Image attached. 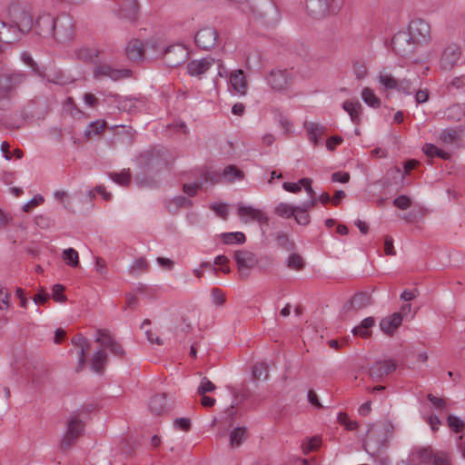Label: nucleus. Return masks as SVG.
<instances>
[{
	"mask_svg": "<svg viewBox=\"0 0 465 465\" xmlns=\"http://www.w3.org/2000/svg\"><path fill=\"white\" fill-rule=\"evenodd\" d=\"M10 22L6 24L2 22V29H6V32L0 30V41L4 43H13L17 39V32L28 33L33 25V18L31 14L18 5H13L9 9Z\"/></svg>",
	"mask_w": 465,
	"mask_h": 465,
	"instance_id": "obj_1",
	"label": "nucleus"
},
{
	"mask_svg": "<svg viewBox=\"0 0 465 465\" xmlns=\"http://www.w3.org/2000/svg\"><path fill=\"white\" fill-rule=\"evenodd\" d=\"M393 430L394 426L390 421L371 425L364 439V450L370 455H377L388 446V442L393 435Z\"/></svg>",
	"mask_w": 465,
	"mask_h": 465,
	"instance_id": "obj_2",
	"label": "nucleus"
},
{
	"mask_svg": "<svg viewBox=\"0 0 465 465\" xmlns=\"http://www.w3.org/2000/svg\"><path fill=\"white\" fill-rule=\"evenodd\" d=\"M23 73H4L0 74V108H5V104L11 99L14 91L25 81Z\"/></svg>",
	"mask_w": 465,
	"mask_h": 465,
	"instance_id": "obj_3",
	"label": "nucleus"
},
{
	"mask_svg": "<svg viewBox=\"0 0 465 465\" xmlns=\"http://www.w3.org/2000/svg\"><path fill=\"white\" fill-rule=\"evenodd\" d=\"M411 460L412 462L432 463V465H446L450 462L449 453L434 452L430 447H414L411 452Z\"/></svg>",
	"mask_w": 465,
	"mask_h": 465,
	"instance_id": "obj_4",
	"label": "nucleus"
},
{
	"mask_svg": "<svg viewBox=\"0 0 465 465\" xmlns=\"http://www.w3.org/2000/svg\"><path fill=\"white\" fill-rule=\"evenodd\" d=\"M308 14L317 19L336 15L341 7L338 0H307Z\"/></svg>",
	"mask_w": 465,
	"mask_h": 465,
	"instance_id": "obj_5",
	"label": "nucleus"
},
{
	"mask_svg": "<svg viewBox=\"0 0 465 465\" xmlns=\"http://www.w3.org/2000/svg\"><path fill=\"white\" fill-rule=\"evenodd\" d=\"M74 32L73 19L67 14H61L54 17V33L52 37L58 42H66L72 39Z\"/></svg>",
	"mask_w": 465,
	"mask_h": 465,
	"instance_id": "obj_6",
	"label": "nucleus"
},
{
	"mask_svg": "<svg viewBox=\"0 0 465 465\" xmlns=\"http://www.w3.org/2000/svg\"><path fill=\"white\" fill-rule=\"evenodd\" d=\"M234 260L242 279H247L250 276L251 270L258 265L256 255L245 250L236 251Z\"/></svg>",
	"mask_w": 465,
	"mask_h": 465,
	"instance_id": "obj_7",
	"label": "nucleus"
},
{
	"mask_svg": "<svg viewBox=\"0 0 465 465\" xmlns=\"http://www.w3.org/2000/svg\"><path fill=\"white\" fill-rule=\"evenodd\" d=\"M237 214L245 223L257 222L260 224H266L269 221L268 216L263 211L242 203L237 204Z\"/></svg>",
	"mask_w": 465,
	"mask_h": 465,
	"instance_id": "obj_8",
	"label": "nucleus"
},
{
	"mask_svg": "<svg viewBox=\"0 0 465 465\" xmlns=\"http://www.w3.org/2000/svg\"><path fill=\"white\" fill-rule=\"evenodd\" d=\"M129 69H115L110 64H100L95 65L94 69V76L95 79L110 78L114 81L128 78L131 76Z\"/></svg>",
	"mask_w": 465,
	"mask_h": 465,
	"instance_id": "obj_9",
	"label": "nucleus"
},
{
	"mask_svg": "<svg viewBox=\"0 0 465 465\" xmlns=\"http://www.w3.org/2000/svg\"><path fill=\"white\" fill-rule=\"evenodd\" d=\"M408 33L416 44L428 42L430 36V26L423 19H413L408 28Z\"/></svg>",
	"mask_w": 465,
	"mask_h": 465,
	"instance_id": "obj_10",
	"label": "nucleus"
},
{
	"mask_svg": "<svg viewBox=\"0 0 465 465\" xmlns=\"http://www.w3.org/2000/svg\"><path fill=\"white\" fill-rule=\"evenodd\" d=\"M95 341L103 348L109 350L114 355L123 357L125 353L122 345L113 337L108 330L99 329Z\"/></svg>",
	"mask_w": 465,
	"mask_h": 465,
	"instance_id": "obj_11",
	"label": "nucleus"
},
{
	"mask_svg": "<svg viewBox=\"0 0 465 465\" xmlns=\"http://www.w3.org/2000/svg\"><path fill=\"white\" fill-rule=\"evenodd\" d=\"M95 341L103 348L109 350L114 355L123 357L125 353L122 345L113 337L108 330L99 329Z\"/></svg>",
	"mask_w": 465,
	"mask_h": 465,
	"instance_id": "obj_12",
	"label": "nucleus"
},
{
	"mask_svg": "<svg viewBox=\"0 0 465 465\" xmlns=\"http://www.w3.org/2000/svg\"><path fill=\"white\" fill-rule=\"evenodd\" d=\"M415 44L410 34L403 31L397 33L391 40L393 50L401 56L411 54Z\"/></svg>",
	"mask_w": 465,
	"mask_h": 465,
	"instance_id": "obj_13",
	"label": "nucleus"
},
{
	"mask_svg": "<svg viewBox=\"0 0 465 465\" xmlns=\"http://www.w3.org/2000/svg\"><path fill=\"white\" fill-rule=\"evenodd\" d=\"M461 51L460 46L455 44L448 45L440 57V67L444 72L451 71L460 61Z\"/></svg>",
	"mask_w": 465,
	"mask_h": 465,
	"instance_id": "obj_14",
	"label": "nucleus"
},
{
	"mask_svg": "<svg viewBox=\"0 0 465 465\" xmlns=\"http://www.w3.org/2000/svg\"><path fill=\"white\" fill-rule=\"evenodd\" d=\"M229 89L232 93L245 95L248 83L244 72L242 69L233 70L229 74Z\"/></svg>",
	"mask_w": 465,
	"mask_h": 465,
	"instance_id": "obj_15",
	"label": "nucleus"
},
{
	"mask_svg": "<svg viewBox=\"0 0 465 465\" xmlns=\"http://www.w3.org/2000/svg\"><path fill=\"white\" fill-rule=\"evenodd\" d=\"M397 368L392 360H384L374 362L369 369V375L373 381H380Z\"/></svg>",
	"mask_w": 465,
	"mask_h": 465,
	"instance_id": "obj_16",
	"label": "nucleus"
},
{
	"mask_svg": "<svg viewBox=\"0 0 465 465\" xmlns=\"http://www.w3.org/2000/svg\"><path fill=\"white\" fill-rule=\"evenodd\" d=\"M215 62L214 58L211 56L192 60L187 64V73L191 76L200 78L215 64Z\"/></svg>",
	"mask_w": 465,
	"mask_h": 465,
	"instance_id": "obj_17",
	"label": "nucleus"
},
{
	"mask_svg": "<svg viewBox=\"0 0 465 465\" xmlns=\"http://www.w3.org/2000/svg\"><path fill=\"white\" fill-rule=\"evenodd\" d=\"M194 40L197 46L209 50L216 45L217 32L212 27L202 28L196 33Z\"/></svg>",
	"mask_w": 465,
	"mask_h": 465,
	"instance_id": "obj_18",
	"label": "nucleus"
},
{
	"mask_svg": "<svg viewBox=\"0 0 465 465\" xmlns=\"http://www.w3.org/2000/svg\"><path fill=\"white\" fill-rule=\"evenodd\" d=\"M186 50L182 45L169 46L163 53L164 63L169 67H175L184 62Z\"/></svg>",
	"mask_w": 465,
	"mask_h": 465,
	"instance_id": "obj_19",
	"label": "nucleus"
},
{
	"mask_svg": "<svg viewBox=\"0 0 465 465\" xmlns=\"http://www.w3.org/2000/svg\"><path fill=\"white\" fill-rule=\"evenodd\" d=\"M114 12L122 19L134 21L138 16L139 6L135 0H124Z\"/></svg>",
	"mask_w": 465,
	"mask_h": 465,
	"instance_id": "obj_20",
	"label": "nucleus"
},
{
	"mask_svg": "<svg viewBox=\"0 0 465 465\" xmlns=\"http://www.w3.org/2000/svg\"><path fill=\"white\" fill-rule=\"evenodd\" d=\"M243 177V172L235 165L231 164L223 168L221 173V177L213 178L212 176L206 175L205 179L212 183H220L223 181L231 183L237 180H242Z\"/></svg>",
	"mask_w": 465,
	"mask_h": 465,
	"instance_id": "obj_21",
	"label": "nucleus"
},
{
	"mask_svg": "<svg viewBox=\"0 0 465 465\" xmlns=\"http://www.w3.org/2000/svg\"><path fill=\"white\" fill-rule=\"evenodd\" d=\"M54 17L50 14H43L38 16L35 23V29L36 34L42 36H52L54 33Z\"/></svg>",
	"mask_w": 465,
	"mask_h": 465,
	"instance_id": "obj_22",
	"label": "nucleus"
},
{
	"mask_svg": "<svg viewBox=\"0 0 465 465\" xmlns=\"http://www.w3.org/2000/svg\"><path fill=\"white\" fill-rule=\"evenodd\" d=\"M268 83L275 90H283L289 86L291 78L287 71L277 70L271 73Z\"/></svg>",
	"mask_w": 465,
	"mask_h": 465,
	"instance_id": "obj_23",
	"label": "nucleus"
},
{
	"mask_svg": "<svg viewBox=\"0 0 465 465\" xmlns=\"http://www.w3.org/2000/svg\"><path fill=\"white\" fill-rule=\"evenodd\" d=\"M144 51L143 43L138 39L131 40L125 47V54L128 59L133 62L142 61L144 55Z\"/></svg>",
	"mask_w": 465,
	"mask_h": 465,
	"instance_id": "obj_24",
	"label": "nucleus"
},
{
	"mask_svg": "<svg viewBox=\"0 0 465 465\" xmlns=\"http://www.w3.org/2000/svg\"><path fill=\"white\" fill-rule=\"evenodd\" d=\"M72 343L77 348L78 366L77 371H82L85 365V354L88 351L90 345L86 338L82 335H77L72 340Z\"/></svg>",
	"mask_w": 465,
	"mask_h": 465,
	"instance_id": "obj_25",
	"label": "nucleus"
},
{
	"mask_svg": "<svg viewBox=\"0 0 465 465\" xmlns=\"http://www.w3.org/2000/svg\"><path fill=\"white\" fill-rule=\"evenodd\" d=\"M402 322L401 313H392L380 322L381 330L387 335H391Z\"/></svg>",
	"mask_w": 465,
	"mask_h": 465,
	"instance_id": "obj_26",
	"label": "nucleus"
},
{
	"mask_svg": "<svg viewBox=\"0 0 465 465\" xmlns=\"http://www.w3.org/2000/svg\"><path fill=\"white\" fill-rule=\"evenodd\" d=\"M315 207V201H307L301 205H297L295 208L294 215L296 223L301 225H307L310 223V215L308 212Z\"/></svg>",
	"mask_w": 465,
	"mask_h": 465,
	"instance_id": "obj_27",
	"label": "nucleus"
},
{
	"mask_svg": "<svg viewBox=\"0 0 465 465\" xmlns=\"http://www.w3.org/2000/svg\"><path fill=\"white\" fill-rule=\"evenodd\" d=\"M371 304V297L367 293H356L351 300L345 304L344 310L346 311H359L362 310Z\"/></svg>",
	"mask_w": 465,
	"mask_h": 465,
	"instance_id": "obj_28",
	"label": "nucleus"
},
{
	"mask_svg": "<svg viewBox=\"0 0 465 465\" xmlns=\"http://www.w3.org/2000/svg\"><path fill=\"white\" fill-rule=\"evenodd\" d=\"M342 108L348 113L352 123L359 124L362 113V106L358 100H346L342 104Z\"/></svg>",
	"mask_w": 465,
	"mask_h": 465,
	"instance_id": "obj_29",
	"label": "nucleus"
},
{
	"mask_svg": "<svg viewBox=\"0 0 465 465\" xmlns=\"http://www.w3.org/2000/svg\"><path fill=\"white\" fill-rule=\"evenodd\" d=\"M377 81L381 85V92L396 90V87H398V79H396L391 73L385 71L379 73L377 75Z\"/></svg>",
	"mask_w": 465,
	"mask_h": 465,
	"instance_id": "obj_30",
	"label": "nucleus"
},
{
	"mask_svg": "<svg viewBox=\"0 0 465 465\" xmlns=\"http://www.w3.org/2000/svg\"><path fill=\"white\" fill-rule=\"evenodd\" d=\"M108 357L103 349L97 350L90 360V365L93 371L100 373L107 364Z\"/></svg>",
	"mask_w": 465,
	"mask_h": 465,
	"instance_id": "obj_31",
	"label": "nucleus"
},
{
	"mask_svg": "<svg viewBox=\"0 0 465 465\" xmlns=\"http://www.w3.org/2000/svg\"><path fill=\"white\" fill-rule=\"evenodd\" d=\"M304 127L308 133L309 140L315 145L325 133V127L313 122H306Z\"/></svg>",
	"mask_w": 465,
	"mask_h": 465,
	"instance_id": "obj_32",
	"label": "nucleus"
},
{
	"mask_svg": "<svg viewBox=\"0 0 465 465\" xmlns=\"http://www.w3.org/2000/svg\"><path fill=\"white\" fill-rule=\"evenodd\" d=\"M149 408L153 413L157 415L166 412L168 405L165 395L157 394L153 396L150 401Z\"/></svg>",
	"mask_w": 465,
	"mask_h": 465,
	"instance_id": "obj_33",
	"label": "nucleus"
},
{
	"mask_svg": "<svg viewBox=\"0 0 465 465\" xmlns=\"http://www.w3.org/2000/svg\"><path fill=\"white\" fill-rule=\"evenodd\" d=\"M375 323L373 317H367L363 319L359 326L352 329V332L355 335H359L361 338H368L371 334L369 329L371 328Z\"/></svg>",
	"mask_w": 465,
	"mask_h": 465,
	"instance_id": "obj_34",
	"label": "nucleus"
},
{
	"mask_svg": "<svg viewBox=\"0 0 465 465\" xmlns=\"http://www.w3.org/2000/svg\"><path fill=\"white\" fill-rule=\"evenodd\" d=\"M361 99L363 102L372 107V108H378L381 106V100L380 98L375 94L374 91L371 89L370 87H364L361 90Z\"/></svg>",
	"mask_w": 465,
	"mask_h": 465,
	"instance_id": "obj_35",
	"label": "nucleus"
},
{
	"mask_svg": "<svg viewBox=\"0 0 465 465\" xmlns=\"http://www.w3.org/2000/svg\"><path fill=\"white\" fill-rule=\"evenodd\" d=\"M246 428H234L230 433V445L232 448L239 447L246 439Z\"/></svg>",
	"mask_w": 465,
	"mask_h": 465,
	"instance_id": "obj_36",
	"label": "nucleus"
},
{
	"mask_svg": "<svg viewBox=\"0 0 465 465\" xmlns=\"http://www.w3.org/2000/svg\"><path fill=\"white\" fill-rule=\"evenodd\" d=\"M296 206L287 203H280L275 206L274 213L282 218L289 219L294 215Z\"/></svg>",
	"mask_w": 465,
	"mask_h": 465,
	"instance_id": "obj_37",
	"label": "nucleus"
},
{
	"mask_svg": "<svg viewBox=\"0 0 465 465\" xmlns=\"http://www.w3.org/2000/svg\"><path fill=\"white\" fill-rule=\"evenodd\" d=\"M62 258L66 265L77 267L79 265V254L74 248H67L63 251Z\"/></svg>",
	"mask_w": 465,
	"mask_h": 465,
	"instance_id": "obj_38",
	"label": "nucleus"
},
{
	"mask_svg": "<svg viewBox=\"0 0 465 465\" xmlns=\"http://www.w3.org/2000/svg\"><path fill=\"white\" fill-rule=\"evenodd\" d=\"M84 425L77 417H72L67 423V428L64 433L79 438Z\"/></svg>",
	"mask_w": 465,
	"mask_h": 465,
	"instance_id": "obj_39",
	"label": "nucleus"
},
{
	"mask_svg": "<svg viewBox=\"0 0 465 465\" xmlns=\"http://www.w3.org/2000/svg\"><path fill=\"white\" fill-rule=\"evenodd\" d=\"M193 330L192 322L188 318L182 317V322L176 326L174 335L177 339L183 340L185 335Z\"/></svg>",
	"mask_w": 465,
	"mask_h": 465,
	"instance_id": "obj_40",
	"label": "nucleus"
},
{
	"mask_svg": "<svg viewBox=\"0 0 465 465\" xmlns=\"http://www.w3.org/2000/svg\"><path fill=\"white\" fill-rule=\"evenodd\" d=\"M76 56L85 62H93L98 56V51L92 47H82L75 51Z\"/></svg>",
	"mask_w": 465,
	"mask_h": 465,
	"instance_id": "obj_41",
	"label": "nucleus"
},
{
	"mask_svg": "<svg viewBox=\"0 0 465 465\" xmlns=\"http://www.w3.org/2000/svg\"><path fill=\"white\" fill-rule=\"evenodd\" d=\"M352 73L357 80H363L369 75L368 65L365 62L354 61L352 63Z\"/></svg>",
	"mask_w": 465,
	"mask_h": 465,
	"instance_id": "obj_42",
	"label": "nucleus"
},
{
	"mask_svg": "<svg viewBox=\"0 0 465 465\" xmlns=\"http://www.w3.org/2000/svg\"><path fill=\"white\" fill-rule=\"evenodd\" d=\"M422 150H423L424 153L429 157L438 156L439 158L445 159V160L450 158L449 153L438 148L437 146H435L432 143H426L423 146Z\"/></svg>",
	"mask_w": 465,
	"mask_h": 465,
	"instance_id": "obj_43",
	"label": "nucleus"
},
{
	"mask_svg": "<svg viewBox=\"0 0 465 465\" xmlns=\"http://www.w3.org/2000/svg\"><path fill=\"white\" fill-rule=\"evenodd\" d=\"M137 104H142V102L134 98L124 97L119 100L118 109L127 113H134L138 107Z\"/></svg>",
	"mask_w": 465,
	"mask_h": 465,
	"instance_id": "obj_44",
	"label": "nucleus"
},
{
	"mask_svg": "<svg viewBox=\"0 0 465 465\" xmlns=\"http://www.w3.org/2000/svg\"><path fill=\"white\" fill-rule=\"evenodd\" d=\"M192 202L184 196H176L168 203V209L174 211L178 208H189Z\"/></svg>",
	"mask_w": 465,
	"mask_h": 465,
	"instance_id": "obj_45",
	"label": "nucleus"
},
{
	"mask_svg": "<svg viewBox=\"0 0 465 465\" xmlns=\"http://www.w3.org/2000/svg\"><path fill=\"white\" fill-rule=\"evenodd\" d=\"M286 265L289 269L301 271L304 266L303 260L299 254L293 253L286 260Z\"/></svg>",
	"mask_w": 465,
	"mask_h": 465,
	"instance_id": "obj_46",
	"label": "nucleus"
},
{
	"mask_svg": "<svg viewBox=\"0 0 465 465\" xmlns=\"http://www.w3.org/2000/svg\"><path fill=\"white\" fill-rule=\"evenodd\" d=\"M223 242L232 244L233 242L243 243L245 242V235L241 232H227L223 234Z\"/></svg>",
	"mask_w": 465,
	"mask_h": 465,
	"instance_id": "obj_47",
	"label": "nucleus"
},
{
	"mask_svg": "<svg viewBox=\"0 0 465 465\" xmlns=\"http://www.w3.org/2000/svg\"><path fill=\"white\" fill-rule=\"evenodd\" d=\"M447 423L450 430L454 432H460L465 427L464 421L460 418L452 414L448 416Z\"/></svg>",
	"mask_w": 465,
	"mask_h": 465,
	"instance_id": "obj_48",
	"label": "nucleus"
},
{
	"mask_svg": "<svg viewBox=\"0 0 465 465\" xmlns=\"http://www.w3.org/2000/svg\"><path fill=\"white\" fill-rule=\"evenodd\" d=\"M110 177L114 183H116L122 186L128 185L131 181V175H130L129 170H127V171L124 170L119 173H111Z\"/></svg>",
	"mask_w": 465,
	"mask_h": 465,
	"instance_id": "obj_49",
	"label": "nucleus"
},
{
	"mask_svg": "<svg viewBox=\"0 0 465 465\" xmlns=\"http://www.w3.org/2000/svg\"><path fill=\"white\" fill-rule=\"evenodd\" d=\"M253 377L256 380H266L268 378V366L264 362H258L252 369Z\"/></svg>",
	"mask_w": 465,
	"mask_h": 465,
	"instance_id": "obj_50",
	"label": "nucleus"
},
{
	"mask_svg": "<svg viewBox=\"0 0 465 465\" xmlns=\"http://www.w3.org/2000/svg\"><path fill=\"white\" fill-rule=\"evenodd\" d=\"M459 136H460V134L458 131L452 130V129H446V130H443L441 132V134H440V139L444 143L450 144V143H454L455 141H457Z\"/></svg>",
	"mask_w": 465,
	"mask_h": 465,
	"instance_id": "obj_51",
	"label": "nucleus"
},
{
	"mask_svg": "<svg viewBox=\"0 0 465 465\" xmlns=\"http://www.w3.org/2000/svg\"><path fill=\"white\" fill-rule=\"evenodd\" d=\"M321 443H322V439L318 436H313V437L310 438L308 440H306L305 442H303L302 450L304 453L313 451L320 447Z\"/></svg>",
	"mask_w": 465,
	"mask_h": 465,
	"instance_id": "obj_52",
	"label": "nucleus"
},
{
	"mask_svg": "<svg viewBox=\"0 0 465 465\" xmlns=\"http://www.w3.org/2000/svg\"><path fill=\"white\" fill-rule=\"evenodd\" d=\"M104 128H105L104 123L94 122V123H92L91 124H89V126L85 130L84 134L86 137L90 138L92 135L100 134L104 131Z\"/></svg>",
	"mask_w": 465,
	"mask_h": 465,
	"instance_id": "obj_53",
	"label": "nucleus"
},
{
	"mask_svg": "<svg viewBox=\"0 0 465 465\" xmlns=\"http://www.w3.org/2000/svg\"><path fill=\"white\" fill-rule=\"evenodd\" d=\"M10 292L6 288L0 286V310H7L10 306Z\"/></svg>",
	"mask_w": 465,
	"mask_h": 465,
	"instance_id": "obj_54",
	"label": "nucleus"
},
{
	"mask_svg": "<svg viewBox=\"0 0 465 465\" xmlns=\"http://www.w3.org/2000/svg\"><path fill=\"white\" fill-rule=\"evenodd\" d=\"M312 181L310 178H302L299 180V183H301L302 186L304 187L306 193H308V195L310 197V199L308 201L314 200L315 205H316L318 203V200H317V197L315 196V192L312 187Z\"/></svg>",
	"mask_w": 465,
	"mask_h": 465,
	"instance_id": "obj_55",
	"label": "nucleus"
},
{
	"mask_svg": "<svg viewBox=\"0 0 465 465\" xmlns=\"http://www.w3.org/2000/svg\"><path fill=\"white\" fill-rule=\"evenodd\" d=\"M216 389L215 385L208 380L206 377L203 378L201 383L198 387L199 395L206 394L207 392H212Z\"/></svg>",
	"mask_w": 465,
	"mask_h": 465,
	"instance_id": "obj_56",
	"label": "nucleus"
},
{
	"mask_svg": "<svg viewBox=\"0 0 465 465\" xmlns=\"http://www.w3.org/2000/svg\"><path fill=\"white\" fill-rule=\"evenodd\" d=\"M150 321L149 320H144L141 325V328L143 330H144L145 331V335L147 337V340L151 342V343H156L158 345H162L163 344V341L155 336L150 330H147L146 327L150 325Z\"/></svg>",
	"mask_w": 465,
	"mask_h": 465,
	"instance_id": "obj_57",
	"label": "nucleus"
},
{
	"mask_svg": "<svg viewBox=\"0 0 465 465\" xmlns=\"http://www.w3.org/2000/svg\"><path fill=\"white\" fill-rule=\"evenodd\" d=\"M394 206L401 210H406L411 205V201L407 195H400L393 201Z\"/></svg>",
	"mask_w": 465,
	"mask_h": 465,
	"instance_id": "obj_58",
	"label": "nucleus"
},
{
	"mask_svg": "<svg viewBox=\"0 0 465 465\" xmlns=\"http://www.w3.org/2000/svg\"><path fill=\"white\" fill-rule=\"evenodd\" d=\"M337 419L339 423L344 425L348 430H353L357 428V423L350 420L346 413L340 412Z\"/></svg>",
	"mask_w": 465,
	"mask_h": 465,
	"instance_id": "obj_59",
	"label": "nucleus"
},
{
	"mask_svg": "<svg viewBox=\"0 0 465 465\" xmlns=\"http://www.w3.org/2000/svg\"><path fill=\"white\" fill-rule=\"evenodd\" d=\"M147 267H148L147 262L143 258H139V259H136L133 262V264L130 268V272H131V273L143 272L147 269Z\"/></svg>",
	"mask_w": 465,
	"mask_h": 465,
	"instance_id": "obj_60",
	"label": "nucleus"
},
{
	"mask_svg": "<svg viewBox=\"0 0 465 465\" xmlns=\"http://www.w3.org/2000/svg\"><path fill=\"white\" fill-rule=\"evenodd\" d=\"M45 199L42 195H35L29 202L24 204L23 211L25 213L30 212L34 207H36L44 203Z\"/></svg>",
	"mask_w": 465,
	"mask_h": 465,
	"instance_id": "obj_61",
	"label": "nucleus"
},
{
	"mask_svg": "<svg viewBox=\"0 0 465 465\" xmlns=\"http://www.w3.org/2000/svg\"><path fill=\"white\" fill-rule=\"evenodd\" d=\"M212 301L215 305L222 306L225 302L224 293L218 288L212 289Z\"/></svg>",
	"mask_w": 465,
	"mask_h": 465,
	"instance_id": "obj_62",
	"label": "nucleus"
},
{
	"mask_svg": "<svg viewBox=\"0 0 465 465\" xmlns=\"http://www.w3.org/2000/svg\"><path fill=\"white\" fill-rule=\"evenodd\" d=\"M77 439L78 438H76L74 436H71V435L64 433L61 440V442H60V448L63 450H69L70 448H72L74 445Z\"/></svg>",
	"mask_w": 465,
	"mask_h": 465,
	"instance_id": "obj_63",
	"label": "nucleus"
},
{
	"mask_svg": "<svg viewBox=\"0 0 465 465\" xmlns=\"http://www.w3.org/2000/svg\"><path fill=\"white\" fill-rule=\"evenodd\" d=\"M212 210L215 212V213L223 218V220H226L229 214V210L226 204L224 203H215L212 205Z\"/></svg>",
	"mask_w": 465,
	"mask_h": 465,
	"instance_id": "obj_64",
	"label": "nucleus"
}]
</instances>
